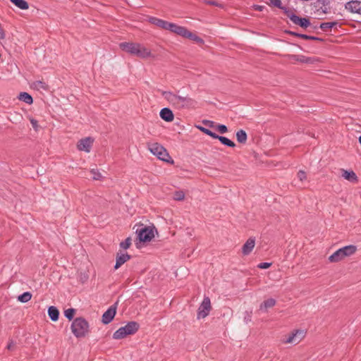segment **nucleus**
Returning <instances> with one entry per match:
<instances>
[{
	"label": "nucleus",
	"instance_id": "f257e3e1",
	"mask_svg": "<svg viewBox=\"0 0 361 361\" xmlns=\"http://www.w3.org/2000/svg\"><path fill=\"white\" fill-rule=\"evenodd\" d=\"M179 91L176 93L171 91H162L161 95L169 103V104L178 109H193L197 105V102L190 97L188 95L181 96L178 94Z\"/></svg>",
	"mask_w": 361,
	"mask_h": 361
},
{
	"label": "nucleus",
	"instance_id": "f03ea898",
	"mask_svg": "<svg viewBox=\"0 0 361 361\" xmlns=\"http://www.w3.org/2000/svg\"><path fill=\"white\" fill-rule=\"evenodd\" d=\"M119 47L123 51L141 59L151 56L150 50L140 43L123 42Z\"/></svg>",
	"mask_w": 361,
	"mask_h": 361
},
{
	"label": "nucleus",
	"instance_id": "7ed1b4c3",
	"mask_svg": "<svg viewBox=\"0 0 361 361\" xmlns=\"http://www.w3.org/2000/svg\"><path fill=\"white\" fill-rule=\"evenodd\" d=\"M356 251L357 247L355 245H349L334 252L329 257V260L330 262H338L347 257L352 256L356 252Z\"/></svg>",
	"mask_w": 361,
	"mask_h": 361
},
{
	"label": "nucleus",
	"instance_id": "20e7f679",
	"mask_svg": "<svg viewBox=\"0 0 361 361\" xmlns=\"http://www.w3.org/2000/svg\"><path fill=\"white\" fill-rule=\"evenodd\" d=\"M71 329L75 337H85L88 332L89 324L83 317H77L73 321Z\"/></svg>",
	"mask_w": 361,
	"mask_h": 361
},
{
	"label": "nucleus",
	"instance_id": "39448f33",
	"mask_svg": "<svg viewBox=\"0 0 361 361\" xmlns=\"http://www.w3.org/2000/svg\"><path fill=\"white\" fill-rule=\"evenodd\" d=\"M138 329V324L135 322L128 323L126 326L119 328L114 332V338L121 339L128 335L135 333Z\"/></svg>",
	"mask_w": 361,
	"mask_h": 361
},
{
	"label": "nucleus",
	"instance_id": "423d86ee",
	"mask_svg": "<svg viewBox=\"0 0 361 361\" xmlns=\"http://www.w3.org/2000/svg\"><path fill=\"white\" fill-rule=\"evenodd\" d=\"M149 149L151 153L157 156L159 159L166 162H173L166 149L161 145L158 143L152 144L149 147Z\"/></svg>",
	"mask_w": 361,
	"mask_h": 361
},
{
	"label": "nucleus",
	"instance_id": "0eeeda50",
	"mask_svg": "<svg viewBox=\"0 0 361 361\" xmlns=\"http://www.w3.org/2000/svg\"><path fill=\"white\" fill-rule=\"evenodd\" d=\"M154 227L145 226L137 228L135 231L137 238L141 243L149 242L154 237Z\"/></svg>",
	"mask_w": 361,
	"mask_h": 361
},
{
	"label": "nucleus",
	"instance_id": "6e6552de",
	"mask_svg": "<svg viewBox=\"0 0 361 361\" xmlns=\"http://www.w3.org/2000/svg\"><path fill=\"white\" fill-rule=\"evenodd\" d=\"M211 302L209 297L205 296L200 304L197 311V318H205L211 310Z\"/></svg>",
	"mask_w": 361,
	"mask_h": 361
},
{
	"label": "nucleus",
	"instance_id": "1a4fd4ad",
	"mask_svg": "<svg viewBox=\"0 0 361 361\" xmlns=\"http://www.w3.org/2000/svg\"><path fill=\"white\" fill-rule=\"evenodd\" d=\"M165 30H169L181 37H183V35H185V34L186 33L187 28L183 26H180L176 23L167 21Z\"/></svg>",
	"mask_w": 361,
	"mask_h": 361
},
{
	"label": "nucleus",
	"instance_id": "9d476101",
	"mask_svg": "<svg viewBox=\"0 0 361 361\" xmlns=\"http://www.w3.org/2000/svg\"><path fill=\"white\" fill-rule=\"evenodd\" d=\"M92 143L93 140L91 137H87L80 140L78 142L77 147L78 149L80 151L90 152L91 150Z\"/></svg>",
	"mask_w": 361,
	"mask_h": 361
},
{
	"label": "nucleus",
	"instance_id": "9b49d317",
	"mask_svg": "<svg viewBox=\"0 0 361 361\" xmlns=\"http://www.w3.org/2000/svg\"><path fill=\"white\" fill-rule=\"evenodd\" d=\"M305 336V332L302 330H296L294 333L289 335L285 341L286 343H298Z\"/></svg>",
	"mask_w": 361,
	"mask_h": 361
},
{
	"label": "nucleus",
	"instance_id": "f8f14e48",
	"mask_svg": "<svg viewBox=\"0 0 361 361\" xmlns=\"http://www.w3.org/2000/svg\"><path fill=\"white\" fill-rule=\"evenodd\" d=\"M288 16L294 24L302 27H307L310 24V20L306 18H300L293 13L288 14Z\"/></svg>",
	"mask_w": 361,
	"mask_h": 361
},
{
	"label": "nucleus",
	"instance_id": "ddd939ff",
	"mask_svg": "<svg viewBox=\"0 0 361 361\" xmlns=\"http://www.w3.org/2000/svg\"><path fill=\"white\" fill-rule=\"evenodd\" d=\"M345 8L351 13L361 15V1H351L345 4Z\"/></svg>",
	"mask_w": 361,
	"mask_h": 361
},
{
	"label": "nucleus",
	"instance_id": "4468645a",
	"mask_svg": "<svg viewBox=\"0 0 361 361\" xmlns=\"http://www.w3.org/2000/svg\"><path fill=\"white\" fill-rule=\"evenodd\" d=\"M130 259V255L127 252H118L116 255V261L114 264V269L119 268L125 262Z\"/></svg>",
	"mask_w": 361,
	"mask_h": 361
},
{
	"label": "nucleus",
	"instance_id": "2eb2a0df",
	"mask_svg": "<svg viewBox=\"0 0 361 361\" xmlns=\"http://www.w3.org/2000/svg\"><path fill=\"white\" fill-rule=\"evenodd\" d=\"M276 304V301L275 299L268 298L260 304L258 311L264 313L267 312L269 309L274 307Z\"/></svg>",
	"mask_w": 361,
	"mask_h": 361
},
{
	"label": "nucleus",
	"instance_id": "dca6fc26",
	"mask_svg": "<svg viewBox=\"0 0 361 361\" xmlns=\"http://www.w3.org/2000/svg\"><path fill=\"white\" fill-rule=\"evenodd\" d=\"M255 245L254 238H249L242 247V252L244 255H248L253 250Z\"/></svg>",
	"mask_w": 361,
	"mask_h": 361
},
{
	"label": "nucleus",
	"instance_id": "f3484780",
	"mask_svg": "<svg viewBox=\"0 0 361 361\" xmlns=\"http://www.w3.org/2000/svg\"><path fill=\"white\" fill-rule=\"evenodd\" d=\"M160 117L167 122H171L174 118L173 111L169 108H163L159 113Z\"/></svg>",
	"mask_w": 361,
	"mask_h": 361
},
{
	"label": "nucleus",
	"instance_id": "a211bd4d",
	"mask_svg": "<svg viewBox=\"0 0 361 361\" xmlns=\"http://www.w3.org/2000/svg\"><path fill=\"white\" fill-rule=\"evenodd\" d=\"M341 172H342V177L344 179L349 180L352 183L357 182V180H358L357 176L353 171H348V170H345V169H341Z\"/></svg>",
	"mask_w": 361,
	"mask_h": 361
},
{
	"label": "nucleus",
	"instance_id": "6ab92c4d",
	"mask_svg": "<svg viewBox=\"0 0 361 361\" xmlns=\"http://www.w3.org/2000/svg\"><path fill=\"white\" fill-rule=\"evenodd\" d=\"M148 21L152 24L160 28H162L165 30L167 21L164 20L162 19L157 18L156 17L150 16L148 18Z\"/></svg>",
	"mask_w": 361,
	"mask_h": 361
},
{
	"label": "nucleus",
	"instance_id": "aec40b11",
	"mask_svg": "<svg viewBox=\"0 0 361 361\" xmlns=\"http://www.w3.org/2000/svg\"><path fill=\"white\" fill-rule=\"evenodd\" d=\"M113 320V305H111L108 310L103 314L102 322L107 324Z\"/></svg>",
	"mask_w": 361,
	"mask_h": 361
},
{
	"label": "nucleus",
	"instance_id": "412c9836",
	"mask_svg": "<svg viewBox=\"0 0 361 361\" xmlns=\"http://www.w3.org/2000/svg\"><path fill=\"white\" fill-rule=\"evenodd\" d=\"M48 315L53 322H56L59 317V311L55 306H50L48 308Z\"/></svg>",
	"mask_w": 361,
	"mask_h": 361
},
{
	"label": "nucleus",
	"instance_id": "4be33fe9",
	"mask_svg": "<svg viewBox=\"0 0 361 361\" xmlns=\"http://www.w3.org/2000/svg\"><path fill=\"white\" fill-rule=\"evenodd\" d=\"M183 37L190 39L198 44H202L204 42V41L202 38H200L197 35L192 33L188 29L186 30V33L185 34V35H183Z\"/></svg>",
	"mask_w": 361,
	"mask_h": 361
},
{
	"label": "nucleus",
	"instance_id": "5701e85b",
	"mask_svg": "<svg viewBox=\"0 0 361 361\" xmlns=\"http://www.w3.org/2000/svg\"><path fill=\"white\" fill-rule=\"evenodd\" d=\"M18 99L22 101V102H24L25 103L27 104H32L33 102V99L32 97V96L27 93V92H20L18 97Z\"/></svg>",
	"mask_w": 361,
	"mask_h": 361
},
{
	"label": "nucleus",
	"instance_id": "b1692460",
	"mask_svg": "<svg viewBox=\"0 0 361 361\" xmlns=\"http://www.w3.org/2000/svg\"><path fill=\"white\" fill-rule=\"evenodd\" d=\"M10 1L20 9L26 10L29 8V4L25 0H10Z\"/></svg>",
	"mask_w": 361,
	"mask_h": 361
},
{
	"label": "nucleus",
	"instance_id": "393cba45",
	"mask_svg": "<svg viewBox=\"0 0 361 361\" xmlns=\"http://www.w3.org/2000/svg\"><path fill=\"white\" fill-rule=\"evenodd\" d=\"M236 139L238 142L244 144L246 142L247 136V133L243 130H239L236 132Z\"/></svg>",
	"mask_w": 361,
	"mask_h": 361
},
{
	"label": "nucleus",
	"instance_id": "a878e982",
	"mask_svg": "<svg viewBox=\"0 0 361 361\" xmlns=\"http://www.w3.org/2000/svg\"><path fill=\"white\" fill-rule=\"evenodd\" d=\"M288 57L290 59H293L301 63H310L311 61L310 59L307 58L302 55H288Z\"/></svg>",
	"mask_w": 361,
	"mask_h": 361
},
{
	"label": "nucleus",
	"instance_id": "bb28decb",
	"mask_svg": "<svg viewBox=\"0 0 361 361\" xmlns=\"http://www.w3.org/2000/svg\"><path fill=\"white\" fill-rule=\"evenodd\" d=\"M215 139H218L223 145H226V146H228V147H234L235 146V144L231 141V140H229L228 138L226 137H224V136H220V135H216V137Z\"/></svg>",
	"mask_w": 361,
	"mask_h": 361
},
{
	"label": "nucleus",
	"instance_id": "cd10ccee",
	"mask_svg": "<svg viewBox=\"0 0 361 361\" xmlns=\"http://www.w3.org/2000/svg\"><path fill=\"white\" fill-rule=\"evenodd\" d=\"M338 25V23L336 21L325 22V23H322L320 25V28L324 31H326L329 29H331L332 27H336Z\"/></svg>",
	"mask_w": 361,
	"mask_h": 361
},
{
	"label": "nucleus",
	"instance_id": "c85d7f7f",
	"mask_svg": "<svg viewBox=\"0 0 361 361\" xmlns=\"http://www.w3.org/2000/svg\"><path fill=\"white\" fill-rule=\"evenodd\" d=\"M32 298V294L30 292H25L20 295L18 300L21 302H27Z\"/></svg>",
	"mask_w": 361,
	"mask_h": 361
},
{
	"label": "nucleus",
	"instance_id": "c756f323",
	"mask_svg": "<svg viewBox=\"0 0 361 361\" xmlns=\"http://www.w3.org/2000/svg\"><path fill=\"white\" fill-rule=\"evenodd\" d=\"M34 87L37 90H47L48 89V85L42 80H37L33 83Z\"/></svg>",
	"mask_w": 361,
	"mask_h": 361
},
{
	"label": "nucleus",
	"instance_id": "7c9ffc66",
	"mask_svg": "<svg viewBox=\"0 0 361 361\" xmlns=\"http://www.w3.org/2000/svg\"><path fill=\"white\" fill-rule=\"evenodd\" d=\"M76 310L74 308H68L64 311V316L69 320H72L75 314Z\"/></svg>",
	"mask_w": 361,
	"mask_h": 361
},
{
	"label": "nucleus",
	"instance_id": "2f4dec72",
	"mask_svg": "<svg viewBox=\"0 0 361 361\" xmlns=\"http://www.w3.org/2000/svg\"><path fill=\"white\" fill-rule=\"evenodd\" d=\"M197 128L201 130L202 132H203L204 133H205L206 135H209L210 137H212V138H216V134L213 133L212 131H211L210 130L206 128H204L202 126H197Z\"/></svg>",
	"mask_w": 361,
	"mask_h": 361
},
{
	"label": "nucleus",
	"instance_id": "473e14b6",
	"mask_svg": "<svg viewBox=\"0 0 361 361\" xmlns=\"http://www.w3.org/2000/svg\"><path fill=\"white\" fill-rule=\"evenodd\" d=\"M292 35L297 36L298 37H300L302 39H305L320 40V39L317 37L310 36V35H304V34H298L296 32H293Z\"/></svg>",
	"mask_w": 361,
	"mask_h": 361
},
{
	"label": "nucleus",
	"instance_id": "72a5a7b5",
	"mask_svg": "<svg viewBox=\"0 0 361 361\" xmlns=\"http://www.w3.org/2000/svg\"><path fill=\"white\" fill-rule=\"evenodd\" d=\"M131 238L130 237L127 238L124 241H122L119 246L123 250H127L131 245Z\"/></svg>",
	"mask_w": 361,
	"mask_h": 361
},
{
	"label": "nucleus",
	"instance_id": "f704fd0d",
	"mask_svg": "<svg viewBox=\"0 0 361 361\" xmlns=\"http://www.w3.org/2000/svg\"><path fill=\"white\" fill-rule=\"evenodd\" d=\"M185 198V193L181 191H176L173 194V199L177 201H181L183 200Z\"/></svg>",
	"mask_w": 361,
	"mask_h": 361
},
{
	"label": "nucleus",
	"instance_id": "c9c22d12",
	"mask_svg": "<svg viewBox=\"0 0 361 361\" xmlns=\"http://www.w3.org/2000/svg\"><path fill=\"white\" fill-rule=\"evenodd\" d=\"M90 173L92 176V178L94 180H100L102 178V174L97 169H92Z\"/></svg>",
	"mask_w": 361,
	"mask_h": 361
},
{
	"label": "nucleus",
	"instance_id": "e433bc0d",
	"mask_svg": "<svg viewBox=\"0 0 361 361\" xmlns=\"http://www.w3.org/2000/svg\"><path fill=\"white\" fill-rule=\"evenodd\" d=\"M252 320V312L246 311L245 312L244 322L247 324Z\"/></svg>",
	"mask_w": 361,
	"mask_h": 361
},
{
	"label": "nucleus",
	"instance_id": "4c0bfd02",
	"mask_svg": "<svg viewBox=\"0 0 361 361\" xmlns=\"http://www.w3.org/2000/svg\"><path fill=\"white\" fill-rule=\"evenodd\" d=\"M6 348L8 350H14L16 349V343L13 340H10Z\"/></svg>",
	"mask_w": 361,
	"mask_h": 361
},
{
	"label": "nucleus",
	"instance_id": "58836bf2",
	"mask_svg": "<svg viewBox=\"0 0 361 361\" xmlns=\"http://www.w3.org/2000/svg\"><path fill=\"white\" fill-rule=\"evenodd\" d=\"M217 129L221 133H226L228 131L227 127L223 124L218 125Z\"/></svg>",
	"mask_w": 361,
	"mask_h": 361
},
{
	"label": "nucleus",
	"instance_id": "ea45409f",
	"mask_svg": "<svg viewBox=\"0 0 361 361\" xmlns=\"http://www.w3.org/2000/svg\"><path fill=\"white\" fill-rule=\"evenodd\" d=\"M271 265V263L269 262H262L257 265V267L262 269H268Z\"/></svg>",
	"mask_w": 361,
	"mask_h": 361
},
{
	"label": "nucleus",
	"instance_id": "a19ab883",
	"mask_svg": "<svg viewBox=\"0 0 361 361\" xmlns=\"http://www.w3.org/2000/svg\"><path fill=\"white\" fill-rule=\"evenodd\" d=\"M30 123H31V125H32V128H33L35 130H37L38 127H39V126H38V121H37L36 119H35V118H30Z\"/></svg>",
	"mask_w": 361,
	"mask_h": 361
},
{
	"label": "nucleus",
	"instance_id": "79ce46f5",
	"mask_svg": "<svg viewBox=\"0 0 361 361\" xmlns=\"http://www.w3.org/2000/svg\"><path fill=\"white\" fill-rule=\"evenodd\" d=\"M298 178L301 181L305 180L306 179V174H305V171H299V172L298 173Z\"/></svg>",
	"mask_w": 361,
	"mask_h": 361
},
{
	"label": "nucleus",
	"instance_id": "37998d69",
	"mask_svg": "<svg viewBox=\"0 0 361 361\" xmlns=\"http://www.w3.org/2000/svg\"><path fill=\"white\" fill-rule=\"evenodd\" d=\"M271 4L277 7V8H281V0H270Z\"/></svg>",
	"mask_w": 361,
	"mask_h": 361
},
{
	"label": "nucleus",
	"instance_id": "c03bdc74",
	"mask_svg": "<svg viewBox=\"0 0 361 361\" xmlns=\"http://www.w3.org/2000/svg\"><path fill=\"white\" fill-rule=\"evenodd\" d=\"M116 304H117L116 302V303H114V316H115V315H116Z\"/></svg>",
	"mask_w": 361,
	"mask_h": 361
},
{
	"label": "nucleus",
	"instance_id": "a18cd8bd",
	"mask_svg": "<svg viewBox=\"0 0 361 361\" xmlns=\"http://www.w3.org/2000/svg\"><path fill=\"white\" fill-rule=\"evenodd\" d=\"M204 123H212V122H211V121H204Z\"/></svg>",
	"mask_w": 361,
	"mask_h": 361
},
{
	"label": "nucleus",
	"instance_id": "49530a36",
	"mask_svg": "<svg viewBox=\"0 0 361 361\" xmlns=\"http://www.w3.org/2000/svg\"><path fill=\"white\" fill-rule=\"evenodd\" d=\"M359 142L361 145V135L359 137Z\"/></svg>",
	"mask_w": 361,
	"mask_h": 361
}]
</instances>
